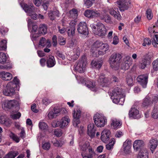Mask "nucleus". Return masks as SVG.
Wrapping results in <instances>:
<instances>
[{"instance_id": "obj_1", "label": "nucleus", "mask_w": 158, "mask_h": 158, "mask_svg": "<svg viewBox=\"0 0 158 158\" xmlns=\"http://www.w3.org/2000/svg\"><path fill=\"white\" fill-rule=\"evenodd\" d=\"M122 89L119 87L115 88L110 94L111 98L114 103L123 105L125 99L122 95Z\"/></svg>"}, {"instance_id": "obj_19", "label": "nucleus", "mask_w": 158, "mask_h": 158, "mask_svg": "<svg viewBox=\"0 0 158 158\" xmlns=\"http://www.w3.org/2000/svg\"><path fill=\"white\" fill-rule=\"evenodd\" d=\"M15 106V101L14 100H10L7 102H4L2 104V108L6 110L7 109H11Z\"/></svg>"}, {"instance_id": "obj_47", "label": "nucleus", "mask_w": 158, "mask_h": 158, "mask_svg": "<svg viewBox=\"0 0 158 158\" xmlns=\"http://www.w3.org/2000/svg\"><path fill=\"white\" fill-rule=\"evenodd\" d=\"M58 41L59 44L61 45H64L66 43L65 39L62 36L59 37Z\"/></svg>"}, {"instance_id": "obj_15", "label": "nucleus", "mask_w": 158, "mask_h": 158, "mask_svg": "<svg viewBox=\"0 0 158 158\" xmlns=\"http://www.w3.org/2000/svg\"><path fill=\"white\" fill-rule=\"evenodd\" d=\"M130 117H132L135 119H138L140 117L139 110L135 107H132L129 111Z\"/></svg>"}, {"instance_id": "obj_20", "label": "nucleus", "mask_w": 158, "mask_h": 158, "mask_svg": "<svg viewBox=\"0 0 158 158\" xmlns=\"http://www.w3.org/2000/svg\"><path fill=\"white\" fill-rule=\"evenodd\" d=\"M70 122V119L68 116H65L61 118L59 121L60 127L61 128H63L68 124Z\"/></svg>"}, {"instance_id": "obj_62", "label": "nucleus", "mask_w": 158, "mask_h": 158, "mask_svg": "<svg viewBox=\"0 0 158 158\" xmlns=\"http://www.w3.org/2000/svg\"><path fill=\"white\" fill-rule=\"evenodd\" d=\"M119 40L118 37L116 35H115L113 37V41L112 44L114 45H117L119 42Z\"/></svg>"}, {"instance_id": "obj_33", "label": "nucleus", "mask_w": 158, "mask_h": 158, "mask_svg": "<svg viewBox=\"0 0 158 158\" xmlns=\"http://www.w3.org/2000/svg\"><path fill=\"white\" fill-rule=\"evenodd\" d=\"M91 64L93 67L99 69L101 67L102 63L100 61L93 60L91 62Z\"/></svg>"}, {"instance_id": "obj_2", "label": "nucleus", "mask_w": 158, "mask_h": 158, "mask_svg": "<svg viewBox=\"0 0 158 158\" xmlns=\"http://www.w3.org/2000/svg\"><path fill=\"white\" fill-rule=\"evenodd\" d=\"M122 58L121 55L119 53H113L109 59L110 67L115 70L117 69L119 67Z\"/></svg>"}, {"instance_id": "obj_9", "label": "nucleus", "mask_w": 158, "mask_h": 158, "mask_svg": "<svg viewBox=\"0 0 158 158\" xmlns=\"http://www.w3.org/2000/svg\"><path fill=\"white\" fill-rule=\"evenodd\" d=\"M80 81L81 84L83 85H85L88 88L92 89V90L93 91H94L96 90L95 88V85L94 83L84 77L81 78Z\"/></svg>"}, {"instance_id": "obj_11", "label": "nucleus", "mask_w": 158, "mask_h": 158, "mask_svg": "<svg viewBox=\"0 0 158 158\" xmlns=\"http://www.w3.org/2000/svg\"><path fill=\"white\" fill-rule=\"evenodd\" d=\"M98 81L103 86L107 87L110 85V80L105 77L102 74H101L100 76Z\"/></svg>"}, {"instance_id": "obj_38", "label": "nucleus", "mask_w": 158, "mask_h": 158, "mask_svg": "<svg viewBox=\"0 0 158 158\" xmlns=\"http://www.w3.org/2000/svg\"><path fill=\"white\" fill-rule=\"evenodd\" d=\"M6 44L7 41L5 40H3L0 42V50H5L6 48Z\"/></svg>"}, {"instance_id": "obj_30", "label": "nucleus", "mask_w": 158, "mask_h": 158, "mask_svg": "<svg viewBox=\"0 0 158 158\" xmlns=\"http://www.w3.org/2000/svg\"><path fill=\"white\" fill-rule=\"evenodd\" d=\"M52 0H44L43 1L42 6L44 10L47 11L49 4L52 2Z\"/></svg>"}, {"instance_id": "obj_22", "label": "nucleus", "mask_w": 158, "mask_h": 158, "mask_svg": "<svg viewBox=\"0 0 158 158\" xmlns=\"http://www.w3.org/2000/svg\"><path fill=\"white\" fill-rule=\"evenodd\" d=\"M0 77L4 81H9L12 78V75L8 72L4 71L0 72Z\"/></svg>"}, {"instance_id": "obj_53", "label": "nucleus", "mask_w": 158, "mask_h": 158, "mask_svg": "<svg viewBox=\"0 0 158 158\" xmlns=\"http://www.w3.org/2000/svg\"><path fill=\"white\" fill-rule=\"evenodd\" d=\"M46 40L45 38L42 37L40 39L39 43V45L43 47L46 45Z\"/></svg>"}, {"instance_id": "obj_14", "label": "nucleus", "mask_w": 158, "mask_h": 158, "mask_svg": "<svg viewBox=\"0 0 158 158\" xmlns=\"http://www.w3.org/2000/svg\"><path fill=\"white\" fill-rule=\"evenodd\" d=\"M87 63L86 56L84 55L81 57L80 62V73H84L86 70V65Z\"/></svg>"}, {"instance_id": "obj_12", "label": "nucleus", "mask_w": 158, "mask_h": 158, "mask_svg": "<svg viewBox=\"0 0 158 158\" xmlns=\"http://www.w3.org/2000/svg\"><path fill=\"white\" fill-rule=\"evenodd\" d=\"M110 132L109 130L104 129L101 133V139L105 143H107L110 139Z\"/></svg>"}, {"instance_id": "obj_21", "label": "nucleus", "mask_w": 158, "mask_h": 158, "mask_svg": "<svg viewBox=\"0 0 158 158\" xmlns=\"http://www.w3.org/2000/svg\"><path fill=\"white\" fill-rule=\"evenodd\" d=\"M60 112V109L55 107L52 111L48 113V116L50 119L55 118L59 115Z\"/></svg>"}, {"instance_id": "obj_28", "label": "nucleus", "mask_w": 158, "mask_h": 158, "mask_svg": "<svg viewBox=\"0 0 158 158\" xmlns=\"http://www.w3.org/2000/svg\"><path fill=\"white\" fill-rule=\"evenodd\" d=\"M0 123L6 127H8L10 125V123L7 120L6 116L4 115L0 116Z\"/></svg>"}, {"instance_id": "obj_34", "label": "nucleus", "mask_w": 158, "mask_h": 158, "mask_svg": "<svg viewBox=\"0 0 158 158\" xmlns=\"http://www.w3.org/2000/svg\"><path fill=\"white\" fill-rule=\"evenodd\" d=\"M131 64H130L129 61H128L127 62H124L122 64V69L124 70H127L129 68Z\"/></svg>"}, {"instance_id": "obj_52", "label": "nucleus", "mask_w": 158, "mask_h": 158, "mask_svg": "<svg viewBox=\"0 0 158 158\" xmlns=\"http://www.w3.org/2000/svg\"><path fill=\"white\" fill-rule=\"evenodd\" d=\"M51 147L50 144L49 142L45 143L42 146L43 148L45 150H48Z\"/></svg>"}, {"instance_id": "obj_46", "label": "nucleus", "mask_w": 158, "mask_h": 158, "mask_svg": "<svg viewBox=\"0 0 158 158\" xmlns=\"http://www.w3.org/2000/svg\"><path fill=\"white\" fill-rule=\"evenodd\" d=\"M156 33H157V34L154 35V36L156 39V40L154 38L153 40L152 41V44L155 47H157L156 45L158 44V32H156Z\"/></svg>"}, {"instance_id": "obj_18", "label": "nucleus", "mask_w": 158, "mask_h": 158, "mask_svg": "<svg viewBox=\"0 0 158 158\" xmlns=\"http://www.w3.org/2000/svg\"><path fill=\"white\" fill-rule=\"evenodd\" d=\"M23 8L28 15L31 13H34L35 11V7L32 4H25L24 5Z\"/></svg>"}, {"instance_id": "obj_24", "label": "nucleus", "mask_w": 158, "mask_h": 158, "mask_svg": "<svg viewBox=\"0 0 158 158\" xmlns=\"http://www.w3.org/2000/svg\"><path fill=\"white\" fill-rule=\"evenodd\" d=\"M110 124L114 129L118 128L122 125L120 120L115 118H112L111 119Z\"/></svg>"}, {"instance_id": "obj_56", "label": "nucleus", "mask_w": 158, "mask_h": 158, "mask_svg": "<svg viewBox=\"0 0 158 158\" xmlns=\"http://www.w3.org/2000/svg\"><path fill=\"white\" fill-rule=\"evenodd\" d=\"M21 116V114L20 112H18L16 114H14L11 115V118L14 119H19Z\"/></svg>"}, {"instance_id": "obj_4", "label": "nucleus", "mask_w": 158, "mask_h": 158, "mask_svg": "<svg viewBox=\"0 0 158 158\" xmlns=\"http://www.w3.org/2000/svg\"><path fill=\"white\" fill-rule=\"evenodd\" d=\"M93 119L95 124L98 127H103L106 122V117L99 114H97L94 116Z\"/></svg>"}, {"instance_id": "obj_5", "label": "nucleus", "mask_w": 158, "mask_h": 158, "mask_svg": "<svg viewBox=\"0 0 158 158\" xmlns=\"http://www.w3.org/2000/svg\"><path fill=\"white\" fill-rule=\"evenodd\" d=\"M117 2L119 6V10L122 12L128 10L130 7L131 4L129 0H119Z\"/></svg>"}, {"instance_id": "obj_25", "label": "nucleus", "mask_w": 158, "mask_h": 158, "mask_svg": "<svg viewBox=\"0 0 158 158\" xmlns=\"http://www.w3.org/2000/svg\"><path fill=\"white\" fill-rule=\"evenodd\" d=\"M56 62L54 56H50L47 59L46 61L47 66L48 68L53 67L56 64Z\"/></svg>"}, {"instance_id": "obj_27", "label": "nucleus", "mask_w": 158, "mask_h": 158, "mask_svg": "<svg viewBox=\"0 0 158 158\" xmlns=\"http://www.w3.org/2000/svg\"><path fill=\"white\" fill-rule=\"evenodd\" d=\"M47 27L45 24H41L39 25L38 32L39 34H45L47 32Z\"/></svg>"}, {"instance_id": "obj_6", "label": "nucleus", "mask_w": 158, "mask_h": 158, "mask_svg": "<svg viewBox=\"0 0 158 158\" xmlns=\"http://www.w3.org/2000/svg\"><path fill=\"white\" fill-rule=\"evenodd\" d=\"M84 15L89 18L93 19L100 17L101 14L96 10H87L85 11Z\"/></svg>"}, {"instance_id": "obj_36", "label": "nucleus", "mask_w": 158, "mask_h": 158, "mask_svg": "<svg viewBox=\"0 0 158 158\" xmlns=\"http://www.w3.org/2000/svg\"><path fill=\"white\" fill-rule=\"evenodd\" d=\"M6 60V55L3 53L0 52V63L4 64Z\"/></svg>"}, {"instance_id": "obj_10", "label": "nucleus", "mask_w": 158, "mask_h": 158, "mask_svg": "<svg viewBox=\"0 0 158 158\" xmlns=\"http://www.w3.org/2000/svg\"><path fill=\"white\" fill-rule=\"evenodd\" d=\"M148 79V75L146 74L139 76L137 78V80L143 88H145L147 86Z\"/></svg>"}, {"instance_id": "obj_55", "label": "nucleus", "mask_w": 158, "mask_h": 158, "mask_svg": "<svg viewBox=\"0 0 158 158\" xmlns=\"http://www.w3.org/2000/svg\"><path fill=\"white\" fill-rule=\"evenodd\" d=\"M52 102V100L47 98H44L42 100V103L45 105H47Z\"/></svg>"}, {"instance_id": "obj_8", "label": "nucleus", "mask_w": 158, "mask_h": 158, "mask_svg": "<svg viewBox=\"0 0 158 158\" xmlns=\"http://www.w3.org/2000/svg\"><path fill=\"white\" fill-rule=\"evenodd\" d=\"M88 33L86 23L85 22L80 23V36L83 37H86Z\"/></svg>"}, {"instance_id": "obj_54", "label": "nucleus", "mask_w": 158, "mask_h": 158, "mask_svg": "<svg viewBox=\"0 0 158 158\" xmlns=\"http://www.w3.org/2000/svg\"><path fill=\"white\" fill-rule=\"evenodd\" d=\"M102 44V41H100L98 40L96 41L94 44V46L97 48H100L101 47Z\"/></svg>"}, {"instance_id": "obj_3", "label": "nucleus", "mask_w": 158, "mask_h": 158, "mask_svg": "<svg viewBox=\"0 0 158 158\" xmlns=\"http://www.w3.org/2000/svg\"><path fill=\"white\" fill-rule=\"evenodd\" d=\"M16 86L11 82H9L3 89V95L7 96L12 97L15 94V90Z\"/></svg>"}, {"instance_id": "obj_57", "label": "nucleus", "mask_w": 158, "mask_h": 158, "mask_svg": "<svg viewBox=\"0 0 158 158\" xmlns=\"http://www.w3.org/2000/svg\"><path fill=\"white\" fill-rule=\"evenodd\" d=\"M150 62L143 59L142 62L141 64V68L142 69H144L146 66L147 63H149Z\"/></svg>"}, {"instance_id": "obj_13", "label": "nucleus", "mask_w": 158, "mask_h": 158, "mask_svg": "<svg viewBox=\"0 0 158 158\" xmlns=\"http://www.w3.org/2000/svg\"><path fill=\"white\" fill-rule=\"evenodd\" d=\"M87 133L91 138L94 137L96 131V127L93 123H89L87 127Z\"/></svg>"}, {"instance_id": "obj_60", "label": "nucleus", "mask_w": 158, "mask_h": 158, "mask_svg": "<svg viewBox=\"0 0 158 158\" xmlns=\"http://www.w3.org/2000/svg\"><path fill=\"white\" fill-rule=\"evenodd\" d=\"M52 43L54 46L56 47L57 44V37L56 35H54L52 38Z\"/></svg>"}, {"instance_id": "obj_40", "label": "nucleus", "mask_w": 158, "mask_h": 158, "mask_svg": "<svg viewBox=\"0 0 158 158\" xmlns=\"http://www.w3.org/2000/svg\"><path fill=\"white\" fill-rule=\"evenodd\" d=\"M67 32L69 36H73L75 33V28L74 27H69L68 30Z\"/></svg>"}, {"instance_id": "obj_41", "label": "nucleus", "mask_w": 158, "mask_h": 158, "mask_svg": "<svg viewBox=\"0 0 158 158\" xmlns=\"http://www.w3.org/2000/svg\"><path fill=\"white\" fill-rule=\"evenodd\" d=\"M9 135L10 137L16 143H18L19 141V138L14 133L10 132Z\"/></svg>"}, {"instance_id": "obj_63", "label": "nucleus", "mask_w": 158, "mask_h": 158, "mask_svg": "<svg viewBox=\"0 0 158 158\" xmlns=\"http://www.w3.org/2000/svg\"><path fill=\"white\" fill-rule=\"evenodd\" d=\"M54 134L57 136H60L62 133L60 129H57L55 131Z\"/></svg>"}, {"instance_id": "obj_61", "label": "nucleus", "mask_w": 158, "mask_h": 158, "mask_svg": "<svg viewBox=\"0 0 158 158\" xmlns=\"http://www.w3.org/2000/svg\"><path fill=\"white\" fill-rule=\"evenodd\" d=\"M59 121H56L54 120L52 121V126L53 127H59Z\"/></svg>"}, {"instance_id": "obj_23", "label": "nucleus", "mask_w": 158, "mask_h": 158, "mask_svg": "<svg viewBox=\"0 0 158 158\" xmlns=\"http://www.w3.org/2000/svg\"><path fill=\"white\" fill-rule=\"evenodd\" d=\"M48 15L49 19L52 21L54 20L56 18V16H59V11L56 9L53 10H50L48 13Z\"/></svg>"}, {"instance_id": "obj_31", "label": "nucleus", "mask_w": 158, "mask_h": 158, "mask_svg": "<svg viewBox=\"0 0 158 158\" xmlns=\"http://www.w3.org/2000/svg\"><path fill=\"white\" fill-rule=\"evenodd\" d=\"M151 104V100L148 96H147L143 100L142 106L143 107L148 106Z\"/></svg>"}, {"instance_id": "obj_58", "label": "nucleus", "mask_w": 158, "mask_h": 158, "mask_svg": "<svg viewBox=\"0 0 158 158\" xmlns=\"http://www.w3.org/2000/svg\"><path fill=\"white\" fill-rule=\"evenodd\" d=\"M106 52H105V51H103L102 50V51H98V55L96 54V55H95L94 53L95 52H93V56L95 57H98V56L99 55H103L105 54L106 53Z\"/></svg>"}, {"instance_id": "obj_16", "label": "nucleus", "mask_w": 158, "mask_h": 158, "mask_svg": "<svg viewBox=\"0 0 158 158\" xmlns=\"http://www.w3.org/2000/svg\"><path fill=\"white\" fill-rule=\"evenodd\" d=\"M73 124L75 127H78L79 124V112L77 109L74 110L73 111Z\"/></svg>"}, {"instance_id": "obj_32", "label": "nucleus", "mask_w": 158, "mask_h": 158, "mask_svg": "<svg viewBox=\"0 0 158 158\" xmlns=\"http://www.w3.org/2000/svg\"><path fill=\"white\" fill-rule=\"evenodd\" d=\"M69 13L70 14V17L72 18L73 19L77 18L78 15L77 10L74 8H73L70 10Z\"/></svg>"}, {"instance_id": "obj_44", "label": "nucleus", "mask_w": 158, "mask_h": 158, "mask_svg": "<svg viewBox=\"0 0 158 158\" xmlns=\"http://www.w3.org/2000/svg\"><path fill=\"white\" fill-rule=\"evenodd\" d=\"M39 127L42 130H45L47 129L48 126L44 122H40L39 123Z\"/></svg>"}, {"instance_id": "obj_39", "label": "nucleus", "mask_w": 158, "mask_h": 158, "mask_svg": "<svg viewBox=\"0 0 158 158\" xmlns=\"http://www.w3.org/2000/svg\"><path fill=\"white\" fill-rule=\"evenodd\" d=\"M110 84L112 83L118 84L119 82V79L114 75H112L110 80Z\"/></svg>"}, {"instance_id": "obj_64", "label": "nucleus", "mask_w": 158, "mask_h": 158, "mask_svg": "<svg viewBox=\"0 0 158 158\" xmlns=\"http://www.w3.org/2000/svg\"><path fill=\"white\" fill-rule=\"evenodd\" d=\"M42 0H34V3L37 6H40L42 3Z\"/></svg>"}, {"instance_id": "obj_42", "label": "nucleus", "mask_w": 158, "mask_h": 158, "mask_svg": "<svg viewBox=\"0 0 158 158\" xmlns=\"http://www.w3.org/2000/svg\"><path fill=\"white\" fill-rule=\"evenodd\" d=\"M84 1L85 5L88 8L91 7L94 2L92 0H84Z\"/></svg>"}, {"instance_id": "obj_45", "label": "nucleus", "mask_w": 158, "mask_h": 158, "mask_svg": "<svg viewBox=\"0 0 158 158\" xmlns=\"http://www.w3.org/2000/svg\"><path fill=\"white\" fill-rule=\"evenodd\" d=\"M146 15L148 19H152L153 15L152 10L150 9H149L147 10L146 11Z\"/></svg>"}, {"instance_id": "obj_26", "label": "nucleus", "mask_w": 158, "mask_h": 158, "mask_svg": "<svg viewBox=\"0 0 158 158\" xmlns=\"http://www.w3.org/2000/svg\"><path fill=\"white\" fill-rule=\"evenodd\" d=\"M150 145V150L152 153H153L155 149L156 148L158 145V141L156 139H152L149 142Z\"/></svg>"}, {"instance_id": "obj_7", "label": "nucleus", "mask_w": 158, "mask_h": 158, "mask_svg": "<svg viewBox=\"0 0 158 158\" xmlns=\"http://www.w3.org/2000/svg\"><path fill=\"white\" fill-rule=\"evenodd\" d=\"M96 26L97 30L94 32V33L99 36H102L105 35L106 32V29L105 26L100 22H98Z\"/></svg>"}, {"instance_id": "obj_49", "label": "nucleus", "mask_w": 158, "mask_h": 158, "mask_svg": "<svg viewBox=\"0 0 158 158\" xmlns=\"http://www.w3.org/2000/svg\"><path fill=\"white\" fill-rule=\"evenodd\" d=\"M151 41L149 38H147L144 39L143 43L142 45L144 46H145L147 45L148 46L150 45L151 44Z\"/></svg>"}, {"instance_id": "obj_59", "label": "nucleus", "mask_w": 158, "mask_h": 158, "mask_svg": "<svg viewBox=\"0 0 158 158\" xmlns=\"http://www.w3.org/2000/svg\"><path fill=\"white\" fill-rule=\"evenodd\" d=\"M131 140H127L123 144V147H131Z\"/></svg>"}, {"instance_id": "obj_17", "label": "nucleus", "mask_w": 158, "mask_h": 158, "mask_svg": "<svg viewBox=\"0 0 158 158\" xmlns=\"http://www.w3.org/2000/svg\"><path fill=\"white\" fill-rule=\"evenodd\" d=\"M143 141L141 140H135L133 144V147L135 150L138 151L144 148Z\"/></svg>"}, {"instance_id": "obj_35", "label": "nucleus", "mask_w": 158, "mask_h": 158, "mask_svg": "<svg viewBox=\"0 0 158 158\" xmlns=\"http://www.w3.org/2000/svg\"><path fill=\"white\" fill-rule=\"evenodd\" d=\"M126 81L128 85L132 86L133 85V80L130 75H127L126 78Z\"/></svg>"}, {"instance_id": "obj_51", "label": "nucleus", "mask_w": 158, "mask_h": 158, "mask_svg": "<svg viewBox=\"0 0 158 158\" xmlns=\"http://www.w3.org/2000/svg\"><path fill=\"white\" fill-rule=\"evenodd\" d=\"M153 68L154 70H158V58L154 60L152 62Z\"/></svg>"}, {"instance_id": "obj_48", "label": "nucleus", "mask_w": 158, "mask_h": 158, "mask_svg": "<svg viewBox=\"0 0 158 158\" xmlns=\"http://www.w3.org/2000/svg\"><path fill=\"white\" fill-rule=\"evenodd\" d=\"M100 49L103 51H105V52H106L109 50V46L107 44L103 43L102 42V44Z\"/></svg>"}, {"instance_id": "obj_43", "label": "nucleus", "mask_w": 158, "mask_h": 158, "mask_svg": "<svg viewBox=\"0 0 158 158\" xmlns=\"http://www.w3.org/2000/svg\"><path fill=\"white\" fill-rule=\"evenodd\" d=\"M152 116L154 119H158V111L156 108L154 107L152 113Z\"/></svg>"}, {"instance_id": "obj_29", "label": "nucleus", "mask_w": 158, "mask_h": 158, "mask_svg": "<svg viewBox=\"0 0 158 158\" xmlns=\"http://www.w3.org/2000/svg\"><path fill=\"white\" fill-rule=\"evenodd\" d=\"M109 12L110 15H113L115 18L118 20H120L121 19V15L119 14H118L117 12L115 11L113 9H110L109 10Z\"/></svg>"}, {"instance_id": "obj_37", "label": "nucleus", "mask_w": 158, "mask_h": 158, "mask_svg": "<svg viewBox=\"0 0 158 158\" xmlns=\"http://www.w3.org/2000/svg\"><path fill=\"white\" fill-rule=\"evenodd\" d=\"M90 144L88 141H86L81 145V150L83 151H85L89 147Z\"/></svg>"}, {"instance_id": "obj_50", "label": "nucleus", "mask_w": 158, "mask_h": 158, "mask_svg": "<svg viewBox=\"0 0 158 158\" xmlns=\"http://www.w3.org/2000/svg\"><path fill=\"white\" fill-rule=\"evenodd\" d=\"M104 19L106 23H110L111 22V18L108 15L105 14L103 16V18L101 19Z\"/></svg>"}]
</instances>
